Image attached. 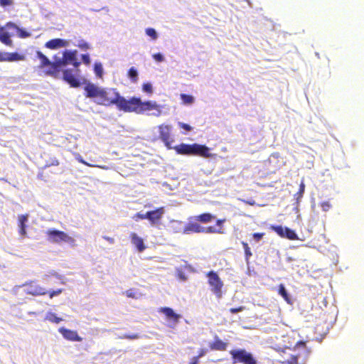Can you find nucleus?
<instances>
[{"mask_svg":"<svg viewBox=\"0 0 364 364\" xmlns=\"http://www.w3.org/2000/svg\"><path fill=\"white\" fill-rule=\"evenodd\" d=\"M84 90L85 97L92 99L97 105L104 106L114 105L119 110L126 112H134L137 114L153 111L149 114L155 117H159L161 114V107L154 101L142 102L141 98L136 97L127 100L114 89L100 87L92 82L87 83Z\"/></svg>","mask_w":364,"mask_h":364,"instance_id":"1","label":"nucleus"},{"mask_svg":"<svg viewBox=\"0 0 364 364\" xmlns=\"http://www.w3.org/2000/svg\"><path fill=\"white\" fill-rule=\"evenodd\" d=\"M282 360H279L282 364H304L308 355L306 343L304 341L298 342L294 350L286 348L282 350Z\"/></svg>","mask_w":364,"mask_h":364,"instance_id":"2","label":"nucleus"},{"mask_svg":"<svg viewBox=\"0 0 364 364\" xmlns=\"http://www.w3.org/2000/svg\"><path fill=\"white\" fill-rule=\"evenodd\" d=\"M179 154L184 155H198L205 158L210 156V149L205 145L193 144H181L173 148Z\"/></svg>","mask_w":364,"mask_h":364,"instance_id":"3","label":"nucleus"},{"mask_svg":"<svg viewBox=\"0 0 364 364\" xmlns=\"http://www.w3.org/2000/svg\"><path fill=\"white\" fill-rule=\"evenodd\" d=\"M232 359V363L235 364L237 363H241L243 364H257V361L254 358L253 355L251 353L247 352L245 349L238 348L232 350L230 352Z\"/></svg>","mask_w":364,"mask_h":364,"instance_id":"4","label":"nucleus"},{"mask_svg":"<svg viewBox=\"0 0 364 364\" xmlns=\"http://www.w3.org/2000/svg\"><path fill=\"white\" fill-rule=\"evenodd\" d=\"M46 234L48 240L53 243H60L62 242L70 245H73L75 243V240L72 237L58 230L49 229L46 232Z\"/></svg>","mask_w":364,"mask_h":364,"instance_id":"5","label":"nucleus"},{"mask_svg":"<svg viewBox=\"0 0 364 364\" xmlns=\"http://www.w3.org/2000/svg\"><path fill=\"white\" fill-rule=\"evenodd\" d=\"M207 277L208 278V284L212 287V291L218 298H220L222 296V287L223 286V283L218 274L212 270L207 274Z\"/></svg>","mask_w":364,"mask_h":364,"instance_id":"6","label":"nucleus"},{"mask_svg":"<svg viewBox=\"0 0 364 364\" xmlns=\"http://www.w3.org/2000/svg\"><path fill=\"white\" fill-rule=\"evenodd\" d=\"M65 65H72L76 68L75 72H78L77 68L80 65L81 63L77 59V50H65L63 53Z\"/></svg>","mask_w":364,"mask_h":364,"instance_id":"7","label":"nucleus"},{"mask_svg":"<svg viewBox=\"0 0 364 364\" xmlns=\"http://www.w3.org/2000/svg\"><path fill=\"white\" fill-rule=\"evenodd\" d=\"M159 136L165 146L171 149H172L171 143L173 140L171 137V127L169 125H161L159 127Z\"/></svg>","mask_w":364,"mask_h":364,"instance_id":"8","label":"nucleus"},{"mask_svg":"<svg viewBox=\"0 0 364 364\" xmlns=\"http://www.w3.org/2000/svg\"><path fill=\"white\" fill-rule=\"evenodd\" d=\"M272 230L277 232L280 237L287 238L289 240L299 239L296 232L287 227H282V225H273Z\"/></svg>","mask_w":364,"mask_h":364,"instance_id":"9","label":"nucleus"},{"mask_svg":"<svg viewBox=\"0 0 364 364\" xmlns=\"http://www.w3.org/2000/svg\"><path fill=\"white\" fill-rule=\"evenodd\" d=\"M161 313L164 314L167 319L169 321V327L173 328L178 323L179 319L181 318L180 314H176L171 308L170 307H162L159 311Z\"/></svg>","mask_w":364,"mask_h":364,"instance_id":"10","label":"nucleus"},{"mask_svg":"<svg viewBox=\"0 0 364 364\" xmlns=\"http://www.w3.org/2000/svg\"><path fill=\"white\" fill-rule=\"evenodd\" d=\"M66 66L65 58L55 56V62H51V66L46 72L47 75L56 77L62 68Z\"/></svg>","mask_w":364,"mask_h":364,"instance_id":"11","label":"nucleus"},{"mask_svg":"<svg viewBox=\"0 0 364 364\" xmlns=\"http://www.w3.org/2000/svg\"><path fill=\"white\" fill-rule=\"evenodd\" d=\"M23 287H24L25 292L33 296L45 295L47 294L45 288L41 287L33 282L29 284H25Z\"/></svg>","mask_w":364,"mask_h":364,"instance_id":"12","label":"nucleus"},{"mask_svg":"<svg viewBox=\"0 0 364 364\" xmlns=\"http://www.w3.org/2000/svg\"><path fill=\"white\" fill-rule=\"evenodd\" d=\"M73 69H66L63 71V80L70 85L71 87H78L80 86V80L73 74Z\"/></svg>","mask_w":364,"mask_h":364,"instance_id":"13","label":"nucleus"},{"mask_svg":"<svg viewBox=\"0 0 364 364\" xmlns=\"http://www.w3.org/2000/svg\"><path fill=\"white\" fill-rule=\"evenodd\" d=\"M164 213V207H161L154 210L147 211V220L150 221L152 225H154L162 218Z\"/></svg>","mask_w":364,"mask_h":364,"instance_id":"14","label":"nucleus"},{"mask_svg":"<svg viewBox=\"0 0 364 364\" xmlns=\"http://www.w3.org/2000/svg\"><path fill=\"white\" fill-rule=\"evenodd\" d=\"M58 331L62 334L63 338L68 341L78 342L82 341V338L80 337L75 331L70 330L65 327H60Z\"/></svg>","mask_w":364,"mask_h":364,"instance_id":"15","label":"nucleus"},{"mask_svg":"<svg viewBox=\"0 0 364 364\" xmlns=\"http://www.w3.org/2000/svg\"><path fill=\"white\" fill-rule=\"evenodd\" d=\"M25 59V56L23 55L19 54L18 53H7V52H0V61H8V62H15L19 60H23Z\"/></svg>","mask_w":364,"mask_h":364,"instance_id":"16","label":"nucleus"},{"mask_svg":"<svg viewBox=\"0 0 364 364\" xmlns=\"http://www.w3.org/2000/svg\"><path fill=\"white\" fill-rule=\"evenodd\" d=\"M70 45V42L68 41L62 39V38H54L48 41L46 43V47L49 49H58L59 48L68 47Z\"/></svg>","mask_w":364,"mask_h":364,"instance_id":"17","label":"nucleus"},{"mask_svg":"<svg viewBox=\"0 0 364 364\" xmlns=\"http://www.w3.org/2000/svg\"><path fill=\"white\" fill-rule=\"evenodd\" d=\"M5 30V31L8 33V35L9 36V39L11 40V35L9 34V33L8 32L7 30H13L12 31V34L14 33V31L16 32V33L21 37V38H26L27 36H29L28 33L26 31H23L21 28H19L16 24L11 23V22H9L8 23H6V26L5 27H3Z\"/></svg>","mask_w":364,"mask_h":364,"instance_id":"18","label":"nucleus"},{"mask_svg":"<svg viewBox=\"0 0 364 364\" xmlns=\"http://www.w3.org/2000/svg\"><path fill=\"white\" fill-rule=\"evenodd\" d=\"M205 227L200 225L197 223L189 222L185 225L184 234L189 235L193 232L200 233L203 232Z\"/></svg>","mask_w":364,"mask_h":364,"instance_id":"19","label":"nucleus"},{"mask_svg":"<svg viewBox=\"0 0 364 364\" xmlns=\"http://www.w3.org/2000/svg\"><path fill=\"white\" fill-rule=\"evenodd\" d=\"M131 240L132 243L139 252H143L146 249L143 239L139 237L136 233L133 232L131 234Z\"/></svg>","mask_w":364,"mask_h":364,"instance_id":"20","label":"nucleus"},{"mask_svg":"<svg viewBox=\"0 0 364 364\" xmlns=\"http://www.w3.org/2000/svg\"><path fill=\"white\" fill-rule=\"evenodd\" d=\"M169 227L173 232H183L184 234L185 225L182 221L176 220H171Z\"/></svg>","mask_w":364,"mask_h":364,"instance_id":"21","label":"nucleus"},{"mask_svg":"<svg viewBox=\"0 0 364 364\" xmlns=\"http://www.w3.org/2000/svg\"><path fill=\"white\" fill-rule=\"evenodd\" d=\"M228 344L219 339L218 337H215V340L213 343H210V348L211 350H225L227 348Z\"/></svg>","mask_w":364,"mask_h":364,"instance_id":"22","label":"nucleus"},{"mask_svg":"<svg viewBox=\"0 0 364 364\" xmlns=\"http://www.w3.org/2000/svg\"><path fill=\"white\" fill-rule=\"evenodd\" d=\"M28 221V215H21L18 217V227H19V233L21 235H25L26 232V223Z\"/></svg>","mask_w":364,"mask_h":364,"instance_id":"23","label":"nucleus"},{"mask_svg":"<svg viewBox=\"0 0 364 364\" xmlns=\"http://www.w3.org/2000/svg\"><path fill=\"white\" fill-rule=\"evenodd\" d=\"M38 58L41 60V67L45 68L51 66V61L41 51L36 53Z\"/></svg>","mask_w":364,"mask_h":364,"instance_id":"24","label":"nucleus"},{"mask_svg":"<svg viewBox=\"0 0 364 364\" xmlns=\"http://www.w3.org/2000/svg\"><path fill=\"white\" fill-rule=\"evenodd\" d=\"M214 218V216L208 213H203L199 215L195 216L194 219L200 223H207L210 222Z\"/></svg>","mask_w":364,"mask_h":364,"instance_id":"25","label":"nucleus"},{"mask_svg":"<svg viewBox=\"0 0 364 364\" xmlns=\"http://www.w3.org/2000/svg\"><path fill=\"white\" fill-rule=\"evenodd\" d=\"M73 45L75 46L80 48L82 50H87L90 48V44L82 38L75 39V42L73 43Z\"/></svg>","mask_w":364,"mask_h":364,"instance_id":"26","label":"nucleus"},{"mask_svg":"<svg viewBox=\"0 0 364 364\" xmlns=\"http://www.w3.org/2000/svg\"><path fill=\"white\" fill-rule=\"evenodd\" d=\"M0 41L7 46L11 44V40L9 39V36L1 26H0Z\"/></svg>","mask_w":364,"mask_h":364,"instance_id":"27","label":"nucleus"},{"mask_svg":"<svg viewBox=\"0 0 364 364\" xmlns=\"http://www.w3.org/2000/svg\"><path fill=\"white\" fill-rule=\"evenodd\" d=\"M279 295H281L284 299V300L290 304L291 303V297L286 289V287H284V284H281L279 286Z\"/></svg>","mask_w":364,"mask_h":364,"instance_id":"28","label":"nucleus"},{"mask_svg":"<svg viewBox=\"0 0 364 364\" xmlns=\"http://www.w3.org/2000/svg\"><path fill=\"white\" fill-rule=\"evenodd\" d=\"M180 97H181V100H182L183 103L186 105H191L195 101L194 97L192 95H190L181 94Z\"/></svg>","mask_w":364,"mask_h":364,"instance_id":"29","label":"nucleus"},{"mask_svg":"<svg viewBox=\"0 0 364 364\" xmlns=\"http://www.w3.org/2000/svg\"><path fill=\"white\" fill-rule=\"evenodd\" d=\"M128 77L133 82H136L138 80V71L134 67H132L128 70L127 73Z\"/></svg>","mask_w":364,"mask_h":364,"instance_id":"30","label":"nucleus"},{"mask_svg":"<svg viewBox=\"0 0 364 364\" xmlns=\"http://www.w3.org/2000/svg\"><path fill=\"white\" fill-rule=\"evenodd\" d=\"M45 319L55 323H59L63 320L52 312H48L46 314Z\"/></svg>","mask_w":364,"mask_h":364,"instance_id":"31","label":"nucleus"},{"mask_svg":"<svg viewBox=\"0 0 364 364\" xmlns=\"http://www.w3.org/2000/svg\"><path fill=\"white\" fill-rule=\"evenodd\" d=\"M94 72L98 77L101 78L102 77L104 73V69L102 64L101 63L96 62L94 64Z\"/></svg>","mask_w":364,"mask_h":364,"instance_id":"32","label":"nucleus"},{"mask_svg":"<svg viewBox=\"0 0 364 364\" xmlns=\"http://www.w3.org/2000/svg\"><path fill=\"white\" fill-rule=\"evenodd\" d=\"M145 33L146 36L151 38V40L156 41L159 38V34L156 29L153 28H147L145 29Z\"/></svg>","mask_w":364,"mask_h":364,"instance_id":"33","label":"nucleus"},{"mask_svg":"<svg viewBox=\"0 0 364 364\" xmlns=\"http://www.w3.org/2000/svg\"><path fill=\"white\" fill-rule=\"evenodd\" d=\"M242 244L245 250V259L248 262L250 257L252 256L250 248L249 247L248 244L247 242H242Z\"/></svg>","mask_w":364,"mask_h":364,"instance_id":"34","label":"nucleus"},{"mask_svg":"<svg viewBox=\"0 0 364 364\" xmlns=\"http://www.w3.org/2000/svg\"><path fill=\"white\" fill-rule=\"evenodd\" d=\"M304 191H305V185H304V182L302 181L300 183L299 192L296 194V196H297V198H296L297 202H299V199L301 198H302Z\"/></svg>","mask_w":364,"mask_h":364,"instance_id":"35","label":"nucleus"},{"mask_svg":"<svg viewBox=\"0 0 364 364\" xmlns=\"http://www.w3.org/2000/svg\"><path fill=\"white\" fill-rule=\"evenodd\" d=\"M142 90L144 92L151 94L153 92L152 85L150 82H146V83L143 84Z\"/></svg>","mask_w":364,"mask_h":364,"instance_id":"36","label":"nucleus"},{"mask_svg":"<svg viewBox=\"0 0 364 364\" xmlns=\"http://www.w3.org/2000/svg\"><path fill=\"white\" fill-rule=\"evenodd\" d=\"M14 4V0H0V6L3 8L12 6Z\"/></svg>","mask_w":364,"mask_h":364,"instance_id":"37","label":"nucleus"},{"mask_svg":"<svg viewBox=\"0 0 364 364\" xmlns=\"http://www.w3.org/2000/svg\"><path fill=\"white\" fill-rule=\"evenodd\" d=\"M152 58L155 61L158 63H161L165 60L164 55L161 53L153 54Z\"/></svg>","mask_w":364,"mask_h":364,"instance_id":"38","label":"nucleus"},{"mask_svg":"<svg viewBox=\"0 0 364 364\" xmlns=\"http://www.w3.org/2000/svg\"><path fill=\"white\" fill-rule=\"evenodd\" d=\"M203 232H205V233H223V232H221L219 230H217L213 226H210V227H208V228H205V230H204Z\"/></svg>","mask_w":364,"mask_h":364,"instance_id":"39","label":"nucleus"},{"mask_svg":"<svg viewBox=\"0 0 364 364\" xmlns=\"http://www.w3.org/2000/svg\"><path fill=\"white\" fill-rule=\"evenodd\" d=\"M75 159L77 160L80 163H82L87 166H93L92 165H91V164H88L87 161H85L80 154H75Z\"/></svg>","mask_w":364,"mask_h":364,"instance_id":"40","label":"nucleus"},{"mask_svg":"<svg viewBox=\"0 0 364 364\" xmlns=\"http://www.w3.org/2000/svg\"><path fill=\"white\" fill-rule=\"evenodd\" d=\"M81 59L84 64L85 65H90V55L88 53L86 54H82L81 55Z\"/></svg>","mask_w":364,"mask_h":364,"instance_id":"41","label":"nucleus"},{"mask_svg":"<svg viewBox=\"0 0 364 364\" xmlns=\"http://www.w3.org/2000/svg\"><path fill=\"white\" fill-rule=\"evenodd\" d=\"M178 125L181 129L186 130V132H190L192 130V127L188 124L178 122Z\"/></svg>","mask_w":364,"mask_h":364,"instance_id":"42","label":"nucleus"},{"mask_svg":"<svg viewBox=\"0 0 364 364\" xmlns=\"http://www.w3.org/2000/svg\"><path fill=\"white\" fill-rule=\"evenodd\" d=\"M321 207L323 211L326 212L330 209L331 205L328 202L326 201L321 203Z\"/></svg>","mask_w":364,"mask_h":364,"instance_id":"43","label":"nucleus"},{"mask_svg":"<svg viewBox=\"0 0 364 364\" xmlns=\"http://www.w3.org/2000/svg\"><path fill=\"white\" fill-rule=\"evenodd\" d=\"M62 293V289H58L55 291H52L49 292L50 298H53L54 296H58Z\"/></svg>","mask_w":364,"mask_h":364,"instance_id":"44","label":"nucleus"},{"mask_svg":"<svg viewBox=\"0 0 364 364\" xmlns=\"http://www.w3.org/2000/svg\"><path fill=\"white\" fill-rule=\"evenodd\" d=\"M121 338H128V339H136L139 338V336L138 334H131V335H124L123 336H120Z\"/></svg>","mask_w":364,"mask_h":364,"instance_id":"45","label":"nucleus"},{"mask_svg":"<svg viewBox=\"0 0 364 364\" xmlns=\"http://www.w3.org/2000/svg\"><path fill=\"white\" fill-rule=\"evenodd\" d=\"M263 233L257 232L253 234L252 237L256 242H259L263 237Z\"/></svg>","mask_w":364,"mask_h":364,"instance_id":"46","label":"nucleus"},{"mask_svg":"<svg viewBox=\"0 0 364 364\" xmlns=\"http://www.w3.org/2000/svg\"><path fill=\"white\" fill-rule=\"evenodd\" d=\"M244 309H245L244 306H240L238 308H232V309H230V311L232 314H237L240 311H242Z\"/></svg>","mask_w":364,"mask_h":364,"instance_id":"47","label":"nucleus"},{"mask_svg":"<svg viewBox=\"0 0 364 364\" xmlns=\"http://www.w3.org/2000/svg\"><path fill=\"white\" fill-rule=\"evenodd\" d=\"M178 277L182 281H186L187 279L186 275L182 271H178Z\"/></svg>","mask_w":364,"mask_h":364,"instance_id":"48","label":"nucleus"},{"mask_svg":"<svg viewBox=\"0 0 364 364\" xmlns=\"http://www.w3.org/2000/svg\"><path fill=\"white\" fill-rule=\"evenodd\" d=\"M126 295L130 298H135V294L133 290L129 289L126 291Z\"/></svg>","mask_w":364,"mask_h":364,"instance_id":"49","label":"nucleus"},{"mask_svg":"<svg viewBox=\"0 0 364 364\" xmlns=\"http://www.w3.org/2000/svg\"><path fill=\"white\" fill-rule=\"evenodd\" d=\"M136 217L139 219H147V217H146V213H144V214H142V213H138L136 214Z\"/></svg>","mask_w":364,"mask_h":364,"instance_id":"50","label":"nucleus"},{"mask_svg":"<svg viewBox=\"0 0 364 364\" xmlns=\"http://www.w3.org/2000/svg\"><path fill=\"white\" fill-rule=\"evenodd\" d=\"M206 353H207L206 350L201 349L199 355L198 356H196V358H198V360L200 358L203 357Z\"/></svg>","mask_w":364,"mask_h":364,"instance_id":"51","label":"nucleus"},{"mask_svg":"<svg viewBox=\"0 0 364 364\" xmlns=\"http://www.w3.org/2000/svg\"><path fill=\"white\" fill-rule=\"evenodd\" d=\"M59 164V162L58 159H52L50 164L49 166H58Z\"/></svg>","mask_w":364,"mask_h":364,"instance_id":"52","label":"nucleus"},{"mask_svg":"<svg viewBox=\"0 0 364 364\" xmlns=\"http://www.w3.org/2000/svg\"><path fill=\"white\" fill-rule=\"evenodd\" d=\"M50 274L55 277L56 278H58L59 279L61 278V276L60 274H58L57 272H55V271L51 272Z\"/></svg>","mask_w":364,"mask_h":364,"instance_id":"53","label":"nucleus"},{"mask_svg":"<svg viewBox=\"0 0 364 364\" xmlns=\"http://www.w3.org/2000/svg\"><path fill=\"white\" fill-rule=\"evenodd\" d=\"M225 220H218L217 222H216V225L218 226H222L223 223H224Z\"/></svg>","mask_w":364,"mask_h":364,"instance_id":"54","label":"nucleus"},{"mask_svg":"<svg viewBox=\"0 0 364 364\" xmlns=\"http://www.w3.org/2000/svg\"><path fill=\"white\" fill-rule=\"evenodd\" d=\"M104 238H105L106 240H107L109 242H110V243H112H112H114V239H113V238H111V237H104Z\"/></svg>","mask_w":364,"mask_h":364,"instance_id":"55","label":"nucleus"},{"mask_svg":"<svg viewBox=\"0 0 364 364\" xmlns=\"http://www.w3.org/2000/svg\"><path fill=\"white\" fill-rule=\"evenodd\" d=\"M190 364H198V358H193Z\"/></svg>","mask_w":364,"mask_h":364,"instance_id":"56","label":"nucleus"},{"mask_svg":"<svg viewBox=\"0 0 364 364\" xmlns=\"http://www.w3.org/2000/svg\"><path fill=\"white\" fill-rule=\"evenodd\" d=\"M47 277H48V275L45 274V276L43 277V279H46Z\"/></svg>","mask_w":364,"mask_h":364,"instance_id":"57","label":"nucleus"}]
</instances>
